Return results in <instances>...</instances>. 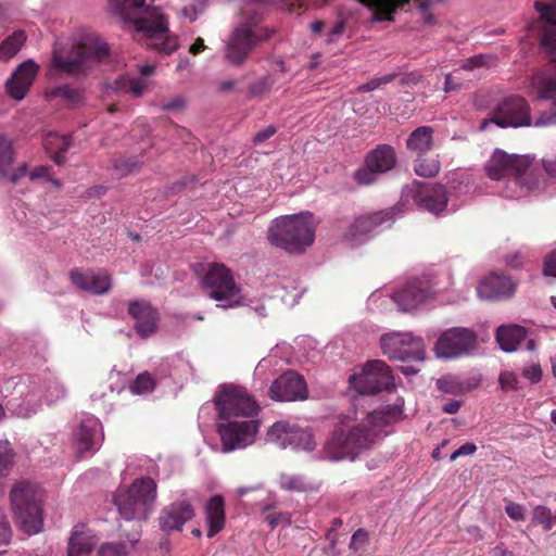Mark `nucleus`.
Masks as SVG:
<instances>
[{"mask_svg": "<svg viewBox=\"0 0 556 556\" xmlns=\"http://www.w3.org/2000/svg\"><path fill=\"white\" fill-rule=\"evenodd\" d=\"M402 410L397 407L374 410L359 424H352L350 416H340L331 437L325 444V456L330 460L355 459L370 447L379 434V428L399 420Z\"/></svg>", "mask_w": 556, "mask_h": 556, "instance_id": "1", "label": "nucleus"}, {"mask_svg": "<svg viewBox=\"0 0 556 556\" xmlns=\"http://www.w3.org/2000/svg\"><path fill=\"white\" fill-rule=\"evenodd\" d=\"M531 163L532 160L527 155L507 154L496 150L485 163L484 168L489 178L493 180L508 178L509 191L506 197L520 199L536 188Z\"/></svg>", "mask_w": 556, "mask_h": 556, "instance_id": "2", "label": "nucleus"}, {"mask_svg": "<svg viewBox=\"0 0 556 556\" xmlns=\"http://www.w3.org/2000/svg\"><path fill=\"white\" fill-rule=\"evenodd\" d=\"M317 220L311 212L275 218L268 228L271 244L291 253L304 252L315 240Z\"/></svg>", "mask_w": 556, "mask_h": 556, "instance_id": "3", "label": "nucleus"}, {"mask_svg": "<svg viewBox=\"0 0 556 556\" xmlns=\"http://www.w3.org/2000/svg\"><path fill=\"white\" fill-rule=\"evenodd\" d=\"M200 285L207 295L223 308H233L245 303L241 287L229 268L222 263L203 265L198 273Z\"/></svg>", "mask_w": 556, "mask_h": 556, "instance_id": "4", "label": "nucleus"}, {"mask_svg": "<svg viewBox=\"0 0 556 556\" xmlns=\"http://www.w3.org/2000/svg\"><path fill=\"white\" fill-rule=\"evenodd\" d=\"M10 502L20 528L28 535L39 533L43 519L38 485L28 481H17L10 491Z\"/></svg>", "mask_w": 556, "mask_h": 556, "instance_id": "5", "label": "nucleus"}, {"mask_svg": "<svg viewBox=\"0 0 556 556\" xmlns=\"http://www.w3.org/2000/svg\"><path fill=\"white\" fill-rule=\"evenodd\" d=\"M109 53L106 45L93 34H85L74 39L67 55L61 51L53 53L54 64L68 73H78L101 62Z\"/></svg>", "mask_w": 556, "mask_h": 556, "instance_id": "6", "label": "nucleus"}, {"mask_svg": "<svg viewBox=\"0 0 556 556\" xmlns=\"http://www.w3.org/2000/svg\"><path fill=\"white\" fill-rule=\"evenodd\" d=\"M156 497V483L151 478H138L116 504L125 520H143L152 510Z\"/></svg>", "mask_w": 556, "mask_h": 556, "instance_id": "7", "label": "nucleus"}, {"mask_svg": "<svg viewBox=\"0 0 556 556\" xmlns=\"http://www.w3.org/2000/svg\"><path fill=\"white\" fill-rule=\"evenodd\" d=\"M215 406L220 419L255 418L261 409L253 396L239 384H224L215 395Z\"/></svg>", "mask_w": 556, "mask_h": 556, "instance_id": "8", "label": "nucleus"}, {"mask_svg": "<svg viewBox=\"0 0 556 556\" xmlns=\"http://www.w3.org/2000/svg\"><path fill=\"white\" fill-rule=\"evenodd\" d=\"M218 424L217 431L220 437L224 452L245 448L255 442L256 434L261 427L257 418L224 419Z\"/></svg>", "mask_w": 556, "mask_h": 556, "instance_id": "9", "label": "nucleus"}, {"mask_svg": "<svg viewBox=\"0 0 556 556\" xmlns=\"http://www.w3.org/2000/svg\"><path fill=\"white\" fill-rule=\"evenodd\" d=\"M135 30L141 33L149 46L163 53H172L178 47L176 37L167 35L168 22L160 11H153L149 17L134 21Z\"/></svg>", "mask_w": 556, "mask_h": 556, "instance_id": "10", "label": "nucleus"}, {"mask_svg": "<svg viewBox=\"0 0 556 556\" xmlns=\"http://www.w3.org/2000/svg\"><path fill=\"white\" fill-rule=\"evenodd\" d=\"M382 353L393 359L424 361L425 345L420 338L410 332H389L380 338Z\"/></svg>", "mask_w": 556, "mask_h": 556, "instance_id": "11", "label": "nucleus"}, {"mask_svg": "<svg viewBox=\"0 0 556 556\" xmlns=\"http://www.w3.org/2000/svg\"><path fill=\"white\" fill-rule=\"evenodd\" d=\"M268 442L281 448L313 451L316 446L313 434L286 420L276 421L267 431Z\"/></svg>", "mask_w": 556, "mask_h": 556, "instance_id": "12", "label": "nucleus"}, {"mask_svg": "<svg viewBox=\"0 0 556 556\" xmlns=\"http://www.w3.org/2000/svg\"><path fill=\"white\" fill-rule=\"evenodd\" d=\"M500 127H527L532 125L530 108L521 97L505 99L498 106L494 118L484 121L480 128L485 129L489 124Z\"/></svg>", "mask_w": 556, "mask_h": 556, "instance_id": "13", "label": "nucleus"}, {"mask_svg": "<svg viewBox=\"0 0 556 556\" xmlns=\"http://www.w3.org/2000/svg\"><path fill=\"white\" fill-rule=\"evenodd\" d=\"M477 345L475 332L467 328H452L443 332L435 345V355L440 358H454L470 352Z\"/></svg>", "mask_w": 556, "mask_h": 556, "instance_id": "14", "label": "nucleus"}, {"mask_svg": "<svg viewBox=\"0 0 556 556\" xmlns=\"http://www.w3.org/2000/svg\"><path fill=\"white\" fill-rule=\"evenodd\" d=\"M402 201L407 204L413 202L418 206H422L428 212L438 215L446 207L447 197L445 188L441 185L430 187L415 182L403 191Z\"/></svg>", "mask_w": 556, "mask_h": 556, "instance_id": "15", "label": "nucleus"}, {"mask_svg": "<svg viewBox=\"0 0 556 556\" xmlns=\"http://www.w3.org/2000/svg\"><path fill=\"white\" fill-rule=\"evenodd\" d=\"M76 458L81 459L86 453L94 452L99 448L104 439L102 425L93 415H85L74 433Z\"/></svg>", "mask_w": 556, "mask_h": 556, "instance_id": "16", "label": "nucleus"}, {"mask_svg": "<svg viewBox=\"0 0 556 556\" xmlns=\"http://www.w3.org/2000/svg\"><path fill=\"white\" fill-rule=\"evenodd\" d=\"M395 152L390 146H380L371 151L365 160V168L355 173V179L361 185H369L376 174H383L395 165Z\"/></svg>", "mask_w": 556, "mask_h": 556, "instance_id": "17", "label": "nucleus"}, {"mask_svg": "<svg viewBox=\"0 0 556 556\" xmlns=\"http://www.w3.org/2000/svg\"><path fill=\"white\" fill-rule=\"evenodd\" d=\"M39 71V65L34 60L22 62L8 78L5 90L14 100L21 101L27 94Z\"/></svg>", "mask_w": 556, "mask_h": 556, "instance_id": "18", "label": "nucleus"}, {"mask_svg": "<svg viewBox=\"0 0 556 556\" xmlns=\"http://www.w3.org/2000/svg\"><path fill=\"white\" fill-rule=\"evenodd\" d=\"M255 38V31L251 24H241L238 26L227 43V60L232 64L243 62L247 54L254 47Z\"/></svg>", "mask_w": 556, "mask_h": 556, "instance_id": "19", "label": "nucleus"}, {"mask_svg": "<svg viewBox=\"0 0 556 556\" xmlns=\"http://www.w3.org/2000/svg\"><path fill=\"white\" fill-rule=\"evenodd\" d=\"M394 376L391 367L381 359H370L356 366L348 382H391Z\"/></svg>", "mask_w": 556, "mask_h": 556, "instance_id": "20", "label": "nucleus"}, {"mask_svg": "<svg viewBox=\"0 0 556 556\" xmlns=\"http://www.w3.org/2000/svg\"><path fill=\"white\" fill-rule=\"evenodd\" d=\"M194 509L187 501H179L164 507L160 514L159 521L163 531H180L184 525L192 519Z\"/></svg>", "mask_w": 556, "mask_h": 556, "instance_id": "21", "label": "nucleus"}, {"mask_svg": "<svg viewBox=\"0 0 556 556\" xmlns=\"http://www.w3.org/2000/svg\"><path fill=\"white\" fill-rule=\"evenodd\" d=\"M392 216L390 212H378L369 215L359 216L350 225L345 238L350 242L358 241L380 226H390Z\"/></svg>", "mask_w": 556, "mask_h": 556, "instance_id": "22", "label": "nucleus"}, {"mask_svg": "<svg viewBox=\"0 0 556 556\" xmlns=\"http://www.w3.org/2000/svg\"><path fill=\"white\" fill-rule=\"evenodd\" d=\"M130 316L135 319V328L142 338H148L156 331L157 312L144 301L131 302L128 306Z\"/></svg>", "mask_w": 556, "mask_h": 556, "instance_id": "23", "label": "nucleus"}, {"mask_svg": "<svg viewBox=\"0 0 556 556\" xmlns=\"http://www.w3.org/2000/svg\"><path fill=\"white\" fill-rule=\"evenodd\" d=\"M71 280L78 289L93 294H104L112 288L111 276L104 270H74L71 273Z\"/></svg>", "mask_w": 556, "mask_h": 556, "instance_id": "24", "label": "nucleus"}, {"mask_svg": "<svg viewBox=\"0 0 556 556\" xmlns=\"http://www.w3.org/2000/svg\"><path fill=\"white\" fill-rule=\"evenodd\" d=\"M477 291L483 300H503L515 293L516 286L508 277L490 275L480 282Z\"/></svg>", "mask_w": 556, "mask_h": 556, "instance_id": "25", "label": "nucleus"}, {"mask_svg": "<svg viewBox=\"0 0 556 556\" xmlns=\"http://www.w3.org/2000/svg\"><path fill=\"white\" fill-rule=\"evenodd\" d=\"M535 9L539 11L543 23L542 46L556 62V1L549 4L538 2Z\"/></svg>", "mask_w": 556, "mask_h": 556, "instance_id": "26", "label": "nucleus"}, {"mask_svg": "<svg viewBox=\"0 0 556 556\" xmlns=\"http://www.w3.org/2000/svg\"><path fill=\"white\" fill-rule=\"evenodd\" d=\"M430 294V289L421 280L407 283L402 290L393 294V300L401 311H412L419 307Z\"/></svg>", "mask_w": 556, "mask_h": 556, "instance_id": "27", "label": "nucleus"}, {"mask_svg": "<svg viewBox=\"0 0 556 556\" xmlns=\"http://www.w3.org/2000/svg\"><path fill=\"white\" fill-rule=\"evenodd\" d=\"M205 519L208 525L207 536L213 538L225 527V500L222 495L210 497L204 507Z\"/></svg>", "mask_w": 556, "mask_h": 556, "instance_id": "28", "label": "nucleus"}, {"mask_svg": "<svg viewBox=\"0 0 556 556\" xmlns=\"http://www.w3.org/2000/svg\"><path fill=\"white\" fill-rule=\"evenodd\" d=\"M96 545V538L86 525L79 523L73 528L68 540L67 555L84 556L89 554Z\"/></svg>", "mask_w": 556, "mask_h": 556, "instance_id": "29", "label": "nucleus"}, {"mask_svg": "<svg viewBox=\"0 0 556 556\" xmlns=\"http://www.w3.org/2000/svg\"><path fill=\"white\" fill-rule=\"evenodd\" d=\"M13 162V147L12 142L5 137H0V175L11 182L20 181L26 175V165L23 164L15 168L12 173L9 172Z\"/></svg>", "mask_w": 556, "mask_h": 556, "instance_id": "30", "label": "nucleus"}, {"mask_svg": "<svg viewBox=\"0 0 556 556\" xmlns=\"http://www.w3.org/2000/svg\"><path fill=\"white\" fill-rule=\"evenodd\" d=\"M529 93L539 99L552 100L556 98V74L546 71L532 76L529 85Z\"/></svg>", "mask_w": 556, "mask_h": 556, "instance_id": "31", "label": "nucleus"}, {"mask_svg": "<svg viewBox=\"0 0 556 556\" xmlns=\"http://www.w3.org/2000/svg\"><path fill=\"white\" fill-rule=\"evenodd\" d=\"M433 144V129L429 126L416 128L406 139V149L415 156L427 154Z\"/></svg>", "mask_w": 556, "mask_h": 556, "instance_id": "32", "label": "nucleus"}, {"mask_svg": "<svg viewBox=\"0 0 556 556\" xmlns=\"http://www.w3.org/2000/svg\"><path fill=\"white\" fill-rule=\"evenodd\" d=\"M526 338V329L518 325L501 326L496 331V341L504 352H515Z\"/></svg>", "mask_w": 556, "mask_h": 556, "instance_id": "33", "label": "nucleus"}, {"mask_svg": "<svg viewBox=\"0 0 556 556\" xmlns=\"http://www.w3.org/2000/svg\"><path fill=\"white\" fill-rule=\"evenodd\" d=\"M307 384H270L269 396L279 402L303 401L308 397Z\"/></svg>", "mask_w": 556, "mask_h": 556, "instance_id": "34", "label": "nucleus"}, {"mask_svg": "<svg viewBox=\"0 0 556 556\" xmlns=\"http://www.w3.org/2000/svg\"><path fill=\"white\" fill-rule=\"evenodd\" d=\"M369 8L376 22L392 21L396 10L408 0H359Z\"/></svg>", "mask_w": 556, "mask_h": 556, "instance_id": "35", "label": "nucleus"}, {"mask_svg": "<svg viewBox=\"0 0 556 556\" xmlns=\"http://www.w3.org/2000/svg\"><path fill=\"white\" fill-rule=\"evenodd\" d=\"M70 144L71 141L66 136L56 132H49L43 138L45 149L58 165L65 162L63 153L68 149Z\"/></svg>", "mask_w": 556, "mask_h": 556, "instance_id": "36", "label": "nucleus"}, {"mask_svg": "<svg viewBox=\"0 0 556 556\" xmlns=\"http://www.w3.org/2000/svg\"><path fill=\"white\" fill-rule=\"evenodd\" d=\"M396 384H350L348 395L353 401V405H358L362 400L375 396L382 390L392 392Z\"/></svg>", "mask_w": 556, "mask_h": 556, "instance_id": "37", "label": "nucleus"}, {"mask_svg": "<svg viewBox=\"0 0 556 556\" xmlns=\"http://www.w3.org/2000/svg\"><path fill=\"white\" fill-rule=\"evenodd\" d=\"M26 36L24 31L18 30L5 38L0 45V62H8L17 54L25 43Z\"/></svg>", "mask_w": 556, "mask_h": 556, "instance_id": "38", "label": "nucleus"}, {"mask_svg": "<svg viewBox=\"0 0 556 556\" xmlns=\"http://www.w3.org/2000/svg\"><path fill=\"white\" fill-rule=\"evenodd\" d=\"M415 172L421 177H433L441 168L439 155H417L414 165Z\"/></svg>", "mask_w": 556, "mask_h": 556, "instance_id": "39", "label": "nucleus"}, {"mask_svg": "<svg viewBox=\"0 0 556 556\" xmlns=\"http://www.w3.org/2000/svg\"><path fill=\"white\" fill-rule=\"evenodd\" d=\"M117 89L140 97L151 89V80L147 77H122L117 83Z\"/></svg>", "mask_w": 556, "mask_h": 556, "instance_id": "40", "label": "nucleus"}, {"mask_svg": "<svg viewBox=\"0 0 556 556\" xmlns=\"http://www.w3.org/2000/svg\"><path fill=\"white\" fill-rule=\"evenodd\" d=\"M15 453L8 440H0V480L5 478L13 465Z\"/></svg>", "mask_w": 556, "mask_h": 556, "instance_id": "41", "label": "nucleus"}, {"mask_svg": "<svg viewBox=\"0 0 556 556\" xmlns=\"http://www.w3.org/2000/svg\"><path fill=\"white\" fill-rule=\"evenodd\" d=\"M532 522L541 525L546 531L551 530L554 527L551 509L542 505L536 506L533 509Z\"/></svg>", "mask_w": 556, "mask_h": 556, "instance_id": "42", "label": "nucleus"}, {"mask_svg": "<svg viewBox=\"0 0 556 556\" xmlns=\"http://www.w3.org/2000/svg\"><path fill=\"white\" fill-rule=\"evenodd\" d=\"M26 176L33 181H48L56 188L61 186L60 181L50 175V170L46 166H38L30 172L26 168V175L24 177Z\"/></svg>", "mask_w": 556, "mask_h": 556, "instance_id": "43", "label": "nucleus"}, {"mask_svg": "<svg viewBox=\"0 0 556 556\" xmlns=\"http://www.w3.org/2000/svg\"><path fill=\"white\" fill-rule=\"evenodd\" d=\"M53 94L66 100L71 104H77L81 100V93L77 89L67 86L55 88Z\"/></svg>", "mask_w": 556, "mask_h": 556, "instance_id": "44", "label": "nucleus"}, {"mask_svg": "<svg viewBox=\"0 0 556 556\" xmlns=\"http://www.w3.org/2000/svg\"><path fill=\"white\" fill-rule=\"evenodd\" d=\"M304 482L300 477L282 475L280 478V486L287 491H303Z\"/></svg>", "mask_w": 556, "mask_h": 556, "instance_id": "45", "label": "nucleus"}, {"mask_svg": "<svg viewBox=\"0 0 556 556\" xmlns=\"http://www.w3.org/2000/svg\"><path fill=\"white\" fill-rule=\"evenodd\" d=\"M97 556H127L124 545L106 543L101 545Z\"/></svg>", "mask_w": 556, "mask_h": 556, "instance_id": "46", "label": "nucleus"}, {"mask_svg": "<svg viewBox=\"0 0 556 556\" xmlns=\"http://www.w3.org/2000/svg\"><path fill=\"white\" fill-rule=\"evenodd\" d=\"M542 368L538 363H529L525 366L522 377L531 382H539L542 379Z\"/></svg>", "mask_w": 556, "mask_h": 556, "instance_id": "47", "label": "nucleus"}, {"mask_svg": "<svg viewBox=\"0 0 556 556\" xmlns=\"http://www.w3.org/2000/svg\"><path fill=\"white\" fill-rule=\"evenodd\" d=\"M139 167V162L136 160H117L114 162V168L118 175L125 176L132 173L135 169Z\"/></svg>", "mask_w": 556, "mask_h": 556, "instance_id": "48", "label": "nucleus"}, {"mask_svg": "<svg viewBox=\"0 0 556 556\" xmlns=\"http://www.w3.org/2000/svg\"><path fill=\"white\" fill-rule=\"evenodd\" d=\"M505 511L508 515L509 518L516 521H523L526 518V509L522 505L508 502Z\"/></svg>", "mask_w": 556, "mask_h": 556, "instance_id": "49", "label": "nucleus"}, {"mask_svg": "<svg viewBox=\"0 0 556 556\" xmlns=\"http://www.w3.org/2000/svg\"><path fill=\"white\" fill-rule=\"evenodd\" d=\"M368 540H369V535H368L367 531H365L364 529H358L352 535L350 548H352L354 551H358V549L363 548L368 543Z\"/></svg>", "mask_w": 556, "mask_h": 556, "instance_id": "50", "label": "nucleus"}, {"mask_svg": "<svg viewBox=\"0 0 556 556\" xmlns=\"http://www.w3.org/2000/svg\"><path fill=\"white\" fill-rule=\"evenodd\" d=\"M476 451H477L476 444L472 442H467V443L463 444L460 447H458L456 451H454L451 454L450 459L452 462H454L460 456L472 455Z\"/></svg>", "mask_w": 556, "mask_h": 556, "instance_id": "51", "label": "nucleus"}, {"mask_svg": "<svg viewBox=\"0 0 556 556\" xmlns=\"http://www.w3.org/2000/svg\"><path fill=\"white\" fill-rule=\"evenodd\" d=\"M266 522L270 526L271 529L276 528L277 526L281 523H290V517L288 514H275V515H267L265 518Z\"/></svg>", "mask_w": 556, "mask_h": 556, "instance_id": "52", "label": "nucleus"}, {"mask_svg": "<svg viewBox=\"0 0 556 556\" xmlns=\"http://www.w3.org/2000/svg\"><path fill=\"white\" fill-rule=\"evenodd\" d=\"M484 65H486V58L483 55H477V56H473V58L467 60L463 64L462 68L465 71H472L475 68H479Z\"/></svg>", "mask_w": 556, "mask_h": 556, "instance_id": "53", "label": "nucleus"}, {"mask_svg": "<svg viewBox=\"0 0 556 556\" xmlns=\"http://www.w3.org/2000/svg\"><path fill=\"white\" fill-rule=\"evenodd\" d=\"M543 273L545 276L556 277V251L546 257L543 266Z\"/></svg>", "mask_w": 556, "mask_h": 556, "instance_id": "54", "label": "nucleus"}, {"mask_svg": "<svg viewBox=\"0 0 556 556\" xmlns=\"http://www.w3.org/2000/svg\"><path fill=\"white\" fill-rule=\"evenodd\" d=\"M305 381V378L300 375L299 372L294 371V370H287L285 371L279 380H276L275 382H286V383H289V382H304Z\"/></svg>", "mask_w": 556, "mask_h": 556, "instance_id": "55", "label": "nucleus"}, {"mask_svg": "<svg viewBox=\"0 0 556 556\" xmlns=\"http://www.w3.org/2000/svg\"><path fill=\"white\" fill-rule=\"evenodd\" d=\"M186 106V100L182 97H176L175 99L162 104L164 111H178Z\"/></svg>", "mask_w": 556, "mask_h": 556, "instance_id": "56", "label": "nucleus"}, {"mask_svg": "<svg viewBox=\"0 0 556 556\" xmlns=\"http://www.w3.org/2000/svg\"><path fill=\"white\" fill-rule=\"evenodd\" d=\"M344 23L337 22L327 34V42H333L338 37H340L344 33Z\"/></svg>", "mask_w": 556, "mask_h": 556, "instance_id": "57", "label": "nucleus"}, {"mask_svg": "<svg viewBox=\"0 0 556 556\" xmlns=\"http://www.w3.org/2000/svg\"><path fill=\"white\" fill-rule=\"evenodd\" d=\"M199 8L195 3H190L182 8L181 14L185 18L189 20L190 22H193L197 20L199 15Z\"/></svg>", "mask_w": 556, "mask_h": 556, "instance_id": "58", "label": "nucleus"}, {"mask_svg": "<svg viewBox=\"0 0 556 556\" xmlns=\"http://www.w3.org/2000/svg\"><path fill=\"white\" fill-rule=\"evenodd\" d=\"M555 124H556V112L545 113L534 122V126H536V127L555 125Z\"/></svg>", "mask_w": 556, "mask_h": 556, "instance_id": "59", "label": "nucleus"}, {"mask_svg": "<svg viewBox=\"0 0 556 556\" xmlns=\"http://www.w3.org/2000/svg\"><path fill=\"white\" fill-rule=\"evenodd\" d=\"M473 384H440V390L445 393H453L454 389L458 388L460 392H469L472 390Z\"/></svg>", "mask_w": 556, "mask_h": 556, "instance_id": "60", "label": "nucleus"}, {"mask_svg": "<svg viewBox=\"0 0 556 556\" xmlns=\"http://www.w3.org/2000/svg\"><path fill=\"white\" fill-rule=\"evenodd\" d=\"M269 88H270V85L268 84L267 80H261L251 87L250 92L252 96H260L263 92L269 90Z\"/></svg>", "mask_w": 556, "mask_h": 556, "instance_id": "61", "label": "nucleus"}, {"mask_svg": "<svg viewBox=\"0 0 556 556\" xmlns=\"http://www.w3.org/2000/svg\"><path fill=\"white\" fill-rule=\"evenodd\" d=\"M462 406L460 401H448L442 406V410L446 414H456Z\"/></svg>", "mask_w": 556, "mask_h": 556, "instance_id": "62", "label": "nucleus"}, {"mask_svg": "<svg viewBox=\"0 0 556 556\" xmlns=\"http://www.w3.org/2000/svg\"><path fill=\"white\" fill-rule=\"evenodd\" d=\"M237 81L233 79H224L218 84V90L222 92H230L235 90Z\"/></svg>", "mask_w": 556, "mask_h": 556, "instance_id": "63", "label": "nucleus"}, {"mask_svg": "<svg viewBox=\"0 0 556 556\" xmlns=\"http://www.w3.org/2000/svg\"><path fill=\"white\" fill-rule=\"evenodd\" d=\"M274 134H275V128L274 127H268L265 130H262V131L257 132L254 136V141L255 142H262V141L270 138Z\"/></svg>", "mask_w": 556, "mask_h": 556, "instance_id": "64", "label": "nucleus"}]
</instances>
